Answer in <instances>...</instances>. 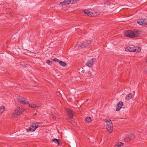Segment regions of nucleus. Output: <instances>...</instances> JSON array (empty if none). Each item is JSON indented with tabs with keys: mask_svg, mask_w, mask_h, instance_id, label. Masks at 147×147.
Wrapping results in <instances>:
<instances>
[{
	"mask_svg": "<svg viewBox=\"0 0 147 147\" xmlns=\"http://www.w3.org/2000/svg\"><path fill=\"white\" fill-rule=\"evenodd\" d=\"M85 14L87 15L88 16H96L99 15L100 13L99 11L98 10H94L93 9H88L84 11Z\"/></svg>",
	"mask_w": 147,
	"mask_h": 147,
	"instance_id": "obj_2",
	"label": "nucleus"
},
{
	"mask_svg": "<svg viewBox=\"0 0 147 147\" xmlns=\"http://www.w3.org/2000/svg\"><path fill=\"white\" fill-rule=\"evenodd\" d=\"M69 4H71L70 1L69 0H65L63 2L60 3L59 5L61 6H62L66 5Z\"/></svg>",
	"mask_w": 147,
	"mask_h": 147,
	"instance_id": "obj_11",
	"label": "nucleus"
},
{
	"mask_svg": "<svg viewBox=\"0 0 147 147\" xmlns=\"http://www.w3.org/2000/svg\"><path fill=\"white\" fill-rule=\"evenodd\" d=\"M67 112L69 118H71L73 115L74 114V113L71 110L69 109H67Z\"/></svg>",
	"mask_w": 147,
	"mask_h": 147,
	"instance_id": "obj_14",
	"label": "nucleus"
},
{
	"mask_svg": "<svg viewBox=\"0 0 147 147\" xmlns=\"http://www.w3.org/2000/svg\"><path fill=\"white\" fill-rule=\"evenodd\" d=\"M141 50V49L138 47H127L125 49V51L127 52H140Z\"/></svg>",
	"mask_w": 147,
	"mask_h": 147,
	"instance_id": "obj_4",
	"label": "nucleus"
},
{
	"mask_svg": "<svg viewBox=\"0 0 147 147\" xmlns=\"http://www.w3.org/2000/svg\"><path fill=\"white\" fill-rule=\"evenodd\" d=\"M123 105V102H122L120 101L119 102L117 105L116 111H119L121 109V107Z\"/></svg>",
	"mask_w": 147,
	"mask_h": 147,
	"instance_id": "obj_13",
	"label": "nucleus"
},
{
	"mask_svg": "<svg viewBox=\"0 0 147 147\" xmlns=\"http://www.w3.org/2000/svg\"><path fill=\"white\" fill-rule=\"evenodd\" d=\"M91 42L92 41L91 40H88L86 41V42H84V43L81 44H79L78 43L77 44L76 46V49H80L81 48H84L85 47H87L89 44H90Z\"/></svg>",
	"mask_w": 147,
	"mask_h": 147,
	"instance_id": "obj_5",
	"label": "nucleus"
},
{
	"mask_svg": "<svg viewBox=\"0 0 147 147\" xmlns=\"http://www.w3.org/2000/svg\"><path fill=\"white\" fill-rule=\"evenodd\" d=\"M70 1L71 4L76 3L77 2L79 1L80 0H69Z\"/></svg>",
	"mask_w": 147,
	"mask_h": 147,
	"instance_id": "obj_21",
	"label": "nucleus"
},
{
	"mask_svg": "<svg viewBox=\"0 0 147 147\" xmlns=\"http://www.w3.org/2000/svg\"><path fill=\"white\" fill-rule=\"evenodd\" d=\"M139 34V31L137 30L133 31H125L124 32V35L125 36L131 38L137 37Z\"/></svg>",
	"mask_w": 147,
	"mask_h": 147,
	"instance_id": "obj_1",
	"label": "nucleus"
},
{
	"mask_svg": "<svg viewBox=\"0 0 147 147\" xmlns=\"http://www.w3.org/2000/svg\"><path fill=\"white\" fill-rule=\"evenodd\" d=\"M55 77L57 78H58V77L57 76H55Z\"/></svg>",
	"mask_w": 147,
	"mask_h": 147,
	"instance_id": "obj_29",
	"label": "nucleus"
},
{
	"mask_svg": "<svg viewBox=\"0 0 147 147\" xmlns=\"http://www.w3.org/2000/svg\"><path fill=\"white\" fill-rule=\"evenodd\" d=\"M71 123H72V124L73 125H74V122L72 120L71 121Z\"/></svg>",
	"mask_w": 147,
	"mask_h": 147,
	"instance_id": "obj_28",
	"label": "nucleus"
},
{
	"mask_svg": "<svg viewBox=\"0 0 147 147\" xmlns=\"http://www.w3.org/2000/svg\"><path fill=\"white\" fill-rule=\"evenodd\" d=\"M123 143L119 142L116 144L115 145V147H121L123 145Z\"/></svg>",
	"mask_w": 147,
	"mask_h": 147,
	"instance_id": "obj_16",
	"label": "nucleus"
},
{
	"mask_svg": "<svg viewBox=\"0 0 147 147\" xmlns=\"http://www.w3.org/2000/svg\"><path fill=\"white\" fill-rule=\"evenodd\" d=\"M38 125L37 123H32L31 125L29 127V129H27V131H34L38 127Z\"/></svg>",
	"mask_w": 147,
	"mask_h": 147,
	"instance_id": "obj_9",
	"label": "nucleus"
},
{
	"mask_svg": "<svg viewBox=\"0 0 147 147\" xmlns=\"http://www.w3.org/2000/svg\"><path fill=\"white\" fill-rule=\"evenodd\" d=\"M51 117L54 119H55L56 118L55 117L53 114H52L51 115Z\"/></svg>",
	"mask_w": 147,
	"mask_h": 147,
	"instance_id": "obj_27",
	"label": "nucleus"
},
{
	"mask_svg": "<svg viewBox=\"0 0 147 147\" xmlns=\"http://www.w3.org/2000/svg\"><path fill=\"white\" fill-rule=\"evenodd\" d=\"M59 140L56 138L53 139L52 140L53 142H55V143L57 144L58 145H60Z\"/></svg>",
	"mask_w": 147,
	"mask_h": 147,
	"instance_id": "obj_19",
	"label": "nucleus"
},
{
	"mask_svg": "<svg viewBox=\"0 0 147 147\" xmlns=\"http://www.w3.org/2000/svg\"><path fill=\"white\" fill-rule=\"evenodd\" d=\"M59 63L60 65L62 67H65L66 65V64L65 62L60 60L59 61Z\"/></svg>",
	"mask_w": 147,
	"mask_h": 147,
	"instance_id": "obj_18",
	"label": "nucleus"
},
{
	"mask_svg": "<svg viewBox=\"0 0 147 147\" xmlns=\"http://www.w3.org/2000/svg\"><path fill=\"white\" fill-rule=\"evenodd\" d=\"M24 111V109L22 107H17L14 111L13 115H18Z\"/></svg>",
	"mask_w": 147,
	"mask_h": 147,
	"instance_id": "obj_6",
	"label": "nucleus"
},
{
	"mask_svg": "<svg viewBox=\"0 0 147 147\" xmlns=\"http://www.w3.org/2000/svg\"><path fill=\"white\" fill-rule=\"evenodd\" d=\"M132 97V94L129 93L127 94L126 96V99L127 100H129Z\"/></svg>",
	"mask_w": 147,
	"mask_h": 147,
	"instance_id": "obj_20",
	"label": "nucleus"
},
{
	"mask_svg": "<svg viewBox=\"0 0 147 147\" xmlns=\"http://www.w3.org/2000/svg\"><path fill=\"white\" fill-rule=\"evenodd\" d=\"M53 61H57V62H58V63L59 62V61H60L57 58H55L53 59Z\"/></svg>",
	"mask_w": 147,
	"mask_h": 147,
	"instance_id": "obj_25",
	"label": "nucleus"
},
{
	"mask_svg": "<svg viewBox=\"0 0 147 147\" xmlns=\"http://www.w3.org/2000/svg\"><path fill=\"white\" fill-rule=\"evenodd\" d=\"M18 100L21 104L24 105H27L29 104L28 101L25 98H20V97H17Z\"/></svg>",
	"mask_w": 147,
	"mask_h": 147,
	"instance_id": "obj_7",
	"label": "nucleus"
},
{
	"mask_svg": "<svg viewBox=\"0 0 147 147\" xmlns=\"http://www.w3.org/2000/svg\"><path fill=\"white\" fill-rule=\"evenodd\" d=\"M138 24L141 25L147 26V19H140L137 21Z\"/></svg>",
	"mask_w": 147,
	"mask_h": 147,
	"instance_id": "obj_8",
	"label": "nucleus"
},
{
	"mask_svg": "<svg viewBox=\"0 0 147 147\" xmlns=\"http://www.w3.org/2000/svg\"><path fill=\"white\" fill-rule=\"evenodd\" d=\"M85 120L86 121L90 122L92 121V119L90 117H89L86 118Z\"/></svg>",
	"mask_w": 147,
	"mask_h": 147,
	"instance_id": "obj_22",
	"label": "nucleus"
},
{
	"mask_svg": "<svg viewBox=\"0 0 147 147\" xmlns=\"http://www.w3.org/2000/svg\"><path fill=\"white\" fill-rule=\"evenodd\" d=\"M107 3H108L107 4H106V3H105V4H104L105 7V8H107L110 7V6H109V4L108 2Z\"/></svg>",
	"mask_w": 147,
	"mask_h": 147,
	"instance_id": "obj_23",
	"label": "nucleus"
},
{
	"mask_svg": "<svg viewBox=\"0 0 147 147\" xmlns=\"http://www.w3.org/2000/svg\"><path fill=\"white\" fill-rule=\"evenodd\" d=\"M5 110V107L3 106L0 107V115Z\"/></svg>",
	"mask_w": 147,
	"mask_h": 147,
	"instance_id": "obj_17",
	"label": "nucleus"
},
{
	"mask_svg": "<svg viewBox=\"0 0 147 147\" xmlns=\"http://www.w3.org/2000/svg\"><path fill=\"white\" fill-rule=\"evenodd\" d=\"M28 105L29 107L32 108H34L36 107H39V105H36L35 102H32L31 103H29V104H28Z\"/></svg>",
	"mask_w": 147,
	"mask_h": 147,
	"instance_id": "obj_12",
	"label": "nucleus"
},
{
	"mask_svg": "<svg viewBox=\"0 0 147 147\" xmlns=\"http://www.w3.org/2000/svg\"><path fill=\"white\" fill-rule=\"evenodd\" d=\"M95 59H89L86 63L87 66L90 67H91L94 63L95 61Z\"/></svg>",
	"mask_w": 147,
	"mask_h": 147,
	"instance_id": "obj_10",
	"label": "nucleus"
},
{
	"mask_svg": "<svg viewBox=\"0 0 147 147\" xmlns=\"http://www.w3.org/2000/svg\"><path fill=\"white\" fill-rule=\"evenodd\" d=\"M106 123V128L107 131L109 133H111L112 132L113 129V124L111 121L108 118H106L105 119Z\"/></svg>",
	"mask_w": 147,
	"mask_h": 147,
	"instance_id": "obj_3",
	"label": "nucleus"
},
{
	"mask_svg": "<svg viewBox=\"0 0 147 147\" xmlns=\"http://www.w3.org/2000/svg\"><path fill=\"white\" fill-rule=\"evenodd\" d=\"M134 137V134H130L128 136L127 141L133 139Z\"/></svg>",
	"mask_w": 147,
	"mask_h": 147,
	"instance_id": "obj_15",
	"label": "nucleus"
},
{
	"mask_svg": "<svg viewBox=\"0 0 147 147\" xmlns=\"http://www.w3.org/2000/svg\"><path fill=\"white\" fill-rule=\"evenodd\" d=\"M82 69H81V70L80 69H79V70H78L77 72L78 73H79V74H80V73H83V72H82ZM83 73H84V72H83Z\"/></svg>",
	"mask_w": 147,
	"mask_h": 147,
	"instance_id": "obj_26",
	"label": "nucleus"
},
{
	"mask_svg": "<svg viewBox=\"0 0 147 147\" xmlns=\"http://www.w3.org/2000/svg\"><path fill=\"white\" fill-rule=\"evenodd\" d=\"M46 62L49 65H50L51 63V61L49 60H47L46 61Z\"/></svg>",
	"mask_w": 147,
	"mask_h": 147,
	"instance_id": "obj_24",
	"label": "nucleus"
}]
</instances>
